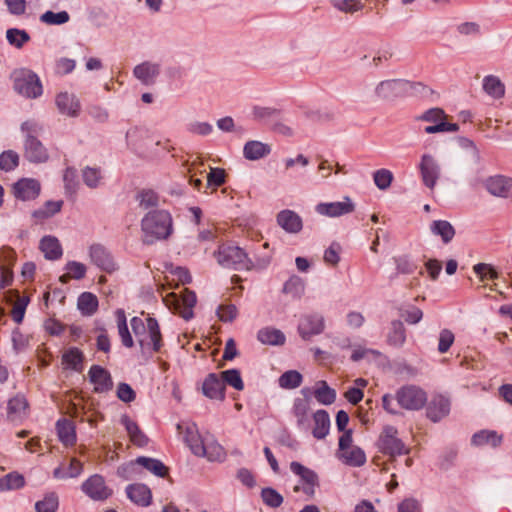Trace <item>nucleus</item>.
<instances>
[{
    "label": "nucleus",
    "mask_w": 512,
    "mask_h": 512,
    "mask_svg": "<svg viewBox=\"0 0 512 512\" xmlns=\"http://www.w3.org/2000/svg\"><path fill=\"white\" fill-rule=\"evenodd\" d=\"M19 164V156L16 152L12 150H7L1 153L0 155V170L3 171H12Z\"/></svg>",
    "instance_id": "864d4df0"
},
{
    "label": "nucleus",
    "mask_w": 512,
    "mask_h": 512,
    "mask_svg": "<svg viewBox=\"0 0 512 512\" xmlns=\"http://www.w3.org/2000/svg\"><path fill=\"white\" fill-rule=\"evenodd\" d=\"M395 398L398 406L408 411L420 410L427 403L426 392L414 385H407L400 388L396 392Z\"/></svg>",
    "instance_id": "6e6552de"
},
{
    "label": "nucleus",
    "mask_w": 512,
    "mask_h": 512,
    "mask_svg": "<svg viewBox=\"0 0 512 512\" xmlns=\"http://www.w3.org/2000/svg\"><path fill=\"white\" fill-rule=\"evenodd\" d=\"M135 464L144 467L158 477H164L168 472V468L161 461L153 458L138 457L134 463H131V467L133 468Z\"/></svg>",
    "instance_id": "a19ab883"
},
{
    "label": "nucleus",
    "mask_w": 512,
    "mask_h": 512,
    "mask_svg": "<svg viewBox=\"0 0 512 512\" xmlns=\"http://www.w3.org/2000/svg\"><path fill=\"white\" fill-rule=\"evenodd\" d=\"M89 378L95 392L103 393L112 388L113 382L110 373L100 366L94 365L90 368Z\"/></svg>",
    "instance_id": "5701e85b"
},
{
    "label": "nucleus",
    "mask_w": 512,
    "mask_h": 512,
    "mask_svg": "<svg viewBox=\"0 0 512 512\" xmlns=\"http://www.w3.org/2000/svg\"><path fill=\"white\" fill-rule=\"evenodd\" d=\"M219 376L224 384L226 383L239 391L243 390L244 384L240 372L237 369L222 371Z\"/></svg>",
    "instance_id": "603ef678"
},
{
    "label": "nucleus",
    "mask_w": 512,
    "mask_h": 512,
    "mask_svg": "<svg viewBox=\"0 0 512 512\" xmlns=\"http://www.w3.org/2000/svg\"><path fill=\"white\" fill-rule=\"evenodd\" d=\"M167 305H174V308L179 314L185 318L189 319L192 317V308L196 304V295L194 292L184 289L180 295L176 293L169 294L165 299Z\"/></svg>",
    "instance_id": "f8f14e48"
},
{
    "label": "nucleus",
    "mask_w": 512,
    "mask_h": 512,
    "mask_svg": "<svg viewBox=\"0 0 512 512\" xmlns=\"http://www.w3.org/2000/svg\"><path fill=\"white\" fill-rule=\"evenodd\" d=\"M40 193V184L35 179L23 178L13 185V194L17 199L29 201Z\"/></svg>",
    "instance_id": "f3484780"
},
{
    "label": "nucleus",
    "mask_w": 512,
    "mask_h": 512,
    "mask_svg": "<svg viewBox=\"0 0 512 512\" xmlns=\"http://www.w3.org/2000/svg\"><path fill=\"white\" fill-rule=\"evenodd\" d=\"M121 424L125 427L130 441L139 447H143L148 443V438L139 428L138 424L129 416L123 415L120 419Z\"/></svg>",
    "instance_id": "bb28decb"
},
{
    "label": "nucleus",
    "mask_w": 512,
    "mask_h": 512,
    "mask_svg": "<svg viewBox=\"0 0 512 512\" xmlns=\"http://www.w3.org/2000/svg\"><path fill=\"white\" fill-rule=\"evenodd\" d=\"M82 491L95 501H102L112 495V490L105 484L102 476L95 474L83 482Z\"/></svg>",
    "instance_id": "4468645a"
},
{
    "label": "nucleus",
    "mask_w": 512,
    "mask_h": 512,
    "mask_svg": "<svg viewBox=\"0 0 512 512\" xmlns=\"http://www.w3.org/2000/svg\"><path fill=\"white\" fill-rule=\"evenodd\" d=\"M278 382L281 388L294 389L300 386L302 375L296 370H289L280 376Z\"/></svg>",
    "instance_id": "8fccbe9b"
},
{
    "label": "nucleus",
    "mask_w": 512,
    "mask_h": 512,
    "mask_svg": "<svg viewBox=\"0 0 512 512\" xmlns=\"http://www.w3.org/2000/svg\"><path fill=\"white\" fill-rule=\"evenodd\" d=\"M84 183L90 188L98 186L101 180V173L99 169L95 167H86L82 173Z\"/></svg>",
    "instance_id": "69168bd1"
},
{
    "label": "nucleus",
    "mask_w": 512,
    "mask_h": 512,
    "mask_svg": "<svg viewBox=\"0 0 512 512\" xmlns=\"http://www.w3.org/2000/svg\"><path fill=\"white\" fill-rule=\"evenodd\" d=\"M134 76L145 85L153 84L160 73V66L154 62H143L133 70Z\"/></svg>",
    "instance_id": "b1692460"
},
{
    "label": "nucleus",
    "mask_w": 512,
    "mask_h": 512,
    "mask_svg": "<svg viewBox=\"0 0 512 512\" xmlns=\"http://www.w3.org/2000/svg\"><path fill=\"white\" fill-rule=\"evenodd\" d=\"M263 502L272 508H277L283 503V497L273 488H264L261 491Z\"/></svg>",
    "instance_id": "6e6d98bb"
},
{
    "label": "nucleus",
    "mask_w": 512,
    "mask_h": 512,
    "mask_svg": "<svg viewBox=\"0 0 512 512\" xmlns=\"http://www.w3.org/2000/svg\"><path fill=\"white\" fill-rule=\"evenodd\" d=\"M411 83L404 79H387L378 82L373 89V97L376 100H392L402 96Z\"/></svg>",
    "instance_id": "9d476101"
},
{
    "label": "nucleus",
    "mask_w": 512,
    "mask_h": 512,
    "mask_svg": "<svg viewBox=\"0 0 512 512\" xmlns=\"http://www.w3.org/2000/svg\"><path fill=\"white\" fill-rule=\"evenodd\" d=\"M58 497L54 493L48 494L43 500L35 504L37 512H55L58 508Z\"/></svg>",
    "instance_id": "bf43d9fd"
},
{
    "label": "nucleus",
    "mask_w": 512,
    "mask_h": 512,
    "mask_svg": "<svg viewBox=\"0 0 512 512\" xmlns=\"http://www.w3.org/2000/svg\"><path fill=\"white\" fill-rule=\"evenodd\" d=\"M185 439L193 454L198 456L205 453L204 445L206 441L201 438L197 431L188 428Z\"/></svg>",
    "instance_id": "de8ad7c7"
},
{
    "label": "nucleus",
    "mask_w": 512,
    "mask_h": 512,
    "mask_svg": "<svg viewBox=\"0 0 512 512\" xmlns=\"http://www.w3.org/2000/svg\"><path fill=\"white\" fill-rule=\"evenodd\" d=\"M39 248L48 260H57L63 254L61 244L54 236H44L40 241Z\"/></svg>",
    "instance_id": "7c9ffc66"
},
{
    "label": "nucleus",
    "mask_w": 512,
    "mask_h": 512,
    "mask_svg": "<svg viewBox=\"0 0 512 512\" xmlns=\"http://www.w3.org/2000/svg\"><path fill=\"white\" fill-rule=\"evenodd\" d=\"M257 338L262 344L266 345H283L286 340L282 331L271 327L261 329Z\"/></svg>",
    "instance_id": "ea45409f"
},
{
    "label": "nucleus",
    "mask_w": 512,
    "mask_h": 512,
    "mask_svg": "<svg viewBox=\"0 0 512 512\" xmlns=\"http://www.w3.org/2000/svg\"><path fill=\"white\" fill-rule=\"evenodd\" d=\"M302 393L305 395V398H298L294 401L293 413L297 418L298 426L306 429L308 425L311 407L307 395L308 390L303 389Z\"/></svg>",
    "instance_id": "a878e982"
},
{
    "label": "nucleus",
    "mask_w": 512,
    "mask_h": 512,
    "mask_svg": "<svg viewBox=\"0 0 512 512\" xmlns=\"http://www.w3.org/2000/svg\"><path fill=\"white\" fill-rule=\"evenodd\" d=\"M314 426L312 434L317 439L325 438L330 429V418L325 410H318L313 414Z\"/></svg>",
    "instance_id": "72a5a7b5"
},
{
    "label": "nucleus",
    "mask_w": 512,
    "mask_h": 512,
    "mask_svg": "<svg viewBox=\"0 0 512 512\" xmlns=\"http://www.w3.org/2000/svg\"><path fill=\"white\" fill-rule=\"evenodd\" d=\"M55 104L58 111L68 117H77L80 112V102L77 97L68 92H60L56 95Z\"/></svg>",
    "instance_id": "a211bd4d"
},
{
    "label": "nucleus",
    "mask_w": 512,
    "mask_h": 512,
    "mask_svg": "<svg viewBox=\"0 0 512 512\" xmlns=\"http://www.w3.org/2000/svg\"><path fill=\"white\" fill-rule=\"evenodd\" d=\"M83 471V464L76 458H71L69 464L66 466L62 464L57 467L53 475L57 479L75 478Z\"/></svg>",
    "instance_id": "e433bc0d"
},
{
    "label": "nucleus",
    "mask_w": 512,
    "mask_h": 512,
    "mask_svg": "<svg viewBox=\"0 0 512 512\" xmlns=\"http://www.w3.org/2000/svg\"><path fill=\"white\" fill-rule=\"evenodd\" d=\"M278 110L272 107L254 106L252 109V117L257 121H268L278 115Z\"/></svg>",
    "instance_id": "680f3d73"
},
{
    "label": "nucleus",
    "mask_w": 512,
    "mask_h": 512,
    "mask_svg": "<svg viewBox=\"0 0 512 512\" xmlns=\"http://www.w3.org/2000/svg\"><path fill=\"white\" fill-rule=\"evenodd\" d=\"M63 206V201H47L43 205V207L33 211L32 217L35 219L42 221L45 219H48L52 216H54L56 213H58Z\"/></svg>",
    "instance_id": "c03bdc74"
},
{
    "label": "nucleus",
    "mask_w": 512,
    "mask_h": 512,
    "mask_svg": "<svg viewBox=\"0 0 512 512\" xmlns=\"http://www.w3.org/2000/svg\"><path fill=\"white\" fill-rule=\"evenodd\" d=\"M450 412V400L443 395H436L427 406V417L433 422H438Z\"/></svg>",
    "instance_id": "aec40b11"
},
{
    "label": "nucleus",
    "mask_w": 512,
    "mask_h": 512,
    "mask_svg": "<svg viewBox=\"0 0 512 512\" xmlns=\"http://www.w3.org/2000/svg\"><path fill=\"white\" fill-rule=\"evenodd\" d=\"M130 324L143 352H157L161 348V333L156 319L148 317L145 324L141 318L133 317Z\"/></svg>",
    "instance_id": "f03ea898"
},
{
    "label": "nucleus",
    "mask_w": 512,
    "mask_h": 512,
    "mask_svg": "<svg viewBox=\"0 0 512 512\" xmlns=\"http://www.w3.org/2000/svg\"><path fill=\"white\" fill-rule=\"evenodd\" d=\"M203 394L213 400H223L225 398V385L219 375L209 374L202 385Z\"/></svg>",
    "instance_id": "412c9836"
},
{
    "label": "nucleus",
    "mask_w": 512,
    "mask_h": 512,
    "mask_svg": "<svg viewBox=\"0 0 512 512\" xmlns=\"http://www.w3.org/2000/svg\"><path fill=\"white\" fill-rule=\"evenodd\" d=\"M373 180L380 190H387L393 181V174L390 170L382 168L374 172Z\"/></svg>",
    "instance_id": "5fc2aeb1"
},
{
    "label": "nucleus",
    "mask_w": 512,
    "mask_h": 512,
    "mask_svg": "<svg viewBox=\"0 0 512 512\" xmlns=\"http://www.w3.org/2000/svg\"><path fill=\"white\" fill-rule=\"evenodd\" d=\"M56 430L59 440L64 445H73L76 441L75 427L67 419H60L56 423Z\"/></svg>",
    "instance_id": "c9c22d12"
},
{
    "label": "nucleus",
    "mask_w": 512,
    "mask_h": 512,
    "mask_svg": "<svg viewBox=\"0 0 512 512\" xmlns=\"http://www.w3.org/2000/svg\"><path fill=\"white\" fill-rule=\"evenodd\" d=\"M41 21L49 25H61L69 21V14L66 11H47L40 17Z\"/></svg>",
    "instance_id": "13d9d810"
},
{
    "label": "nucleus",
    "mask_w": 512,
    "mask_h": 512,
    "mask_svg": "<svg viewBox=\"0 0 512 512\" xmlns=\"http://www.w3.org/2000/svg\"><path fill=\"white\" fill-rule=\"evenodd\" d=\"M219 265L235 270L250 269V261L246 253L237 246L221 245L215 253Z\"/></svg>",
    "instance_id": "0eeeda50"
},
{
    "label": "nucleus",
    "mask_w": 512,
    "mask_h": 512,
    "mask_svg": "<svg viewBox=\"0 0 512 512\" xmlns=\"http://www.w3.org/2000/svg\"><path fill=\"white\" fill-rule=\"evenodd\" d=\"M377 447L383 454L395 458L409 453V449L398 437V430L395 426L385 425L378 437Z\"/></svg>",
    "instance_id": "20e7f679"
},
{
    "label": "nucleus",
    "mask_w": 512,
    "mask_h": 512,
    "mask_svg": "<svg viewBox=\"0 0 512 512\" xmlns=\"http://www.w3.org/2000/svg\"><path fill=\"white\" fill-rule=\"evenodd\" d=\"M238 311L233 304H223L217 309V316L223 322H232L237 317Z\"/></svg>",
    "instance_id": "338daca9"
},
{
    "label": "nucleus",
    "mask_w": 512,
    "mask_h": 512,
    "mask_svg": "<svg viewBox=\"0 0 512 512\" xmlns=\"http://www.w3.org/2000/svg\"><path fill=\"white\" fill-rule=\"evenodd\" d=\"M128 498L140 506H148L152 495L150 489L144 484H132L126 489Z\"/></svg>",
    "instance_id": "c85d7f7f"
},
{
    "label": "nucleus",
    "mask_w": 512,
    "mask_h": 512,
    "mask_svg": "<svg viewBox=\"0 0 512 512\" xmlns=\"http://www.w3.org/2000/svg\"><path fill=\"white\" fill-rule=\"evenodd\" d=\"M141 227L143 241L147 244H153L158 240L167 239L172 234V217L165 210H154L144 216Z\"/></svg>",
    "instance_id": "f257e3e1"
},
{
    "label": "nucleus",
    "mask_w": 512,
    "mask_h": 512,
    "mask_svg": "<svg viewBox=\"0 0 512 512\" xmlns=\"http://www.w3.org/2000/svg\"><path fill=\"white\" fill-rule=\"evenodd\" d=\"M355 203L349 196H344L340 201L320 202L315 206L318 215L328 218H338L355 211Z\"/></svg>",
    "instance_id": "9b49d317"
},
{
    "label": "nucleus",
    "mask_w": 512,
    "mask_h": 512,
    "mask_svg": "<svg viewBox=\"0 0 512 512\" xmlns=\"http://www.w3.org/2000/svg\"><path fill=\"white\" fill-rule=\"evenodd\" d=\"M6 37L8 42L11 45L16 46L17 48H20L23 46L24 43H26L30 37L28 33L24 30H19L16 28L8 29L6 32Z\"/></svg>",
    "instance_id": "4d7b16f0"
},
{
    "label": "nucleus",
    "mask_w": 512,
    "mask_h": 512,
    "mask_svg": "<svg viewBox=\"0 0 512 512\" xmlns=\"http://www.w3.org/2000/svg\"><path fill=\"white\" fill-rule=\"evenodd\" d=\"M277 224L287 233L296 234L302 230V218L293 210L285 209L277 214Z\"/></svg>",
    "instance_id": "4be33fe9"
},
{
    "label": "nucleus",
    "mask_w": 512,
    "mask_h": 512,
    "mask_svg": "<svg viewBox=\"0 0 512 512\" xmlns=\"http://www.w3.org/2000/svg\"><path fill=\"white\" fill-rule=\"evenodd\" d=\"M447 118L448 115L443 109L435 107L423 112L417 119L429 123L424 128V132L427 134L458 131V124L447 122Z\"/></svg>",
    "instance_id": "423d86ee"
},
{
    "label": "nucleus",
    "mask_w": 512,
    "mask_h": 512,
    "mask_svg": "<svg viewBox=\"0 0 512 512\" xmlns=\"http://www.w3.org/2000/svg\"><path fill=\"white\" fill-rule=\"evenodd\" d=\"M484 92L494 99H501L505 95V85L499 77L487 75L482 80Z\"/></svg>",
    "instance_id": "2f4dec72"
},
{
    "label": "nucleus",
    "mask_w": 512,
    "mask_h": 512,
    "mask_svg": "<svg viewBox=\"0 0 512 512\" xmlns=\"http://www.w3.org/2000/svg\"><path fill=\"white\" fill-rule=\"evenodd\" d=\"M90 257L95 265L107 272H112L116 268L115 262L110 253L100 245L91 246Z\"/></svg>",
    "instance_id": "393cba45"
},
{
    "label": "nucleus",
    "mask_w": 512,
    "mask_h": 512,
    "mask_svg": "<svg viewBox=\"0 0 512 512\" xmlns=\"http://www.w3.org/2000/svg\"><path fill=\"white\" fill-rule=\"evenodd\" d=\"M28 411V403L23 396H15L11 398L7 406L8 418L11 421L21 420L26 417Z\"/></svg>",
    "instance_id": "473e14b6"
},
{
    "label": "nucleus",
    "mask_w": 512,
    "mask_h": 512,
    "mask_svg": "<svg viewBox=\"0 0 512 512\" xmlns=\"http://www.w3.org/2000/svg\"><path fill=\"white\" fill-rule=\"evenodd\" d=\"M502 442V436L499 435L496 431L492 430H482L475 433L472 437V443L475 446H485L489 445L491 447H497Z\"/></svg>",
    "instance_id": "4c0bfd02"
},
{
    "label": "nucleus",
    "mask_w": 512,
    "mask_h": 512,
    "mask_svg": "<svg viewBox=\"0 0 512 512\" xmlns=\"http://www.w3.org/2000/svg\"><path fill=\"white\" fill-rule=\"evenodd\" d=\"M336 457L343 464L351 467H361L366 463V454L354 443L352 430L344 431L339 437Z\"/></svg>",
    "instance_id": "7ed1b4c3"
},
{
    "label": "nucleus",
    "mask_w": 512,
    "mask_h": 512,
    "mask_svg": "<svg viewBox=\"0 0 512 512\" xmlns=\"http://www.w3.org/2000/svg\"><path fill=\"white\" fill-rule=\"evenodd\" d=\"M485 187L494 196L503 198L512 196V178L501 175L492 176L485 181Z\"/></svg>",
    "instance_id": "6ab92c4d"
},
{
    "label": "nucleus",
    "mask_w": 512,
    "mask_h": 512,
    "mask_svg": "<svg viewBox=\"0 0 512 512\" xmlns=\"http://www.w3.org/2000/svg\"><path fill=\"white\" fill-rule=\"evenodd\" d=\"M400 317L403 318L408 324H417L423 317L421 309L411 306L407 308H400Z\"/></svg>",
    "instance_id": "e2e57ef3"
},
{
    "label": "nucleus",
    "mask_w": 512,
    "mask_h": 512,
    "mask_svg": "<svg viewBox=\"0 0 512 512\" xmlns=\"http://www.w3.org/2000/svg\"><path fill=\"white\" fill-rule=\"evenodd\" d=\"M13 86L17 93L27 98H37L42 94L38 76L30 70L18 69L12 73Z\"/></svg>",
    "instance_id": "39448f33"
},
{
    "label": "nucleus",
    "mask_w": 512,
    "mask_h": 512,
    "mask_svg": "<svg viewBox=\"0 0 512 512\" xmlns=\"http://www.w3.org/2000/svg\"><path fill=\"white\" fill-rule=\"evenodd\" d=\"M388 345L401 348L406 342V329L400 320H393L386 334Z\"/></svg>",
    "instance_id": "cd10ccee"
},
{
    "label": "nucleus",
    "mask_w": 512,
    "mask_h": 512,
    "mask_svg": "<svg viewBox=\"0 0 512 512\" xmlns=\"http://www.w3.org/2000/svg\"><path fill=\"white\" fill-rule=\"evenodd\" d=\"M62 366L64 369L81 371L83 368V354L75 347L69 348L62 355Z\"/></svg>",
    "instance_id": "f704fd0d"
},
{
    "label": "nucleus",
    "mask_w": 512,
    "mask_h": 512,
    "mask_svg": "<svg viewBox=\"0 0 512 512\" xmlns=\"http://www.w3.org/2000/svg\"><path fill=\"white\" fill-rule=\"evenodd\" d=\"M271 147L267 143L252 140L248 141L243 147V155L246 159L255 161L269 155Z\"/></svg>",
    "instance_id": "c756f323"
},
{
    "label": "nucleus",
    "mask_w": 512,
    "mask_h": 512,
    "mask_svg": "<svg viewBox=\"0 0 512 512\" xmlns=\"http://www.w3.org/2000/svg\"><path fill=\"white\" fill-rule=\"evenodd\" d=\"M117 328L121 338L122 344L125 347L131 348L133 346V339L128 330L125 312L121 309L116 311Z\"/></svg>",
    "instance_id": "a18cd8bd"
},
{
    "label": "nucleus",
    "mask_w": 512,
    "mask_h": 512,
    "mask_svg": "<svg viewBox=\"0 0 512 512\" xmlns=\"http://www.w3.org/2000/svg\"><path fill=\"white\" fill-rule=\"evenodd\" d=\"M24 486V478L18 473H9L0 478V491H10Z\"/></svg>",
    "instance_id": "09e8293b"
},
{
    "label": "nucleus",
    "mask_w": 512,
    "mask_h": 512,
    "mask_svg": "<svg viewBox=\"0 0 512 512\" xmlns=\"http://www.w3.org/2000/svg\"><path fill=\"white\" fill-rule=\"evenodd\" d=\"M290 469L294 474L298 475L303 482L302 487L296 485L294 487V491L298 492L302 490L307 496L313 497L315 494V487L318 485L317 474L295 461L290 464Z\"/></svg>",
    "instance_id": "ddd939ff"
},
{
    "label": "nucleus",
    "mask_w": 512,
    "mask_h": 512,
    "mask_svg": "<svg viewBox=\"0 0 512 512\" xmlns=\"http://www.w3.org/2000/svg\"><path fill=\"white\" fill-rule=\"evenodd\" d=\"M325 324L324 319L320 315H307L301 318L298 325V332L300 336L307 340L314 335L322 333Z\"/></svg>",
    "instance_id": "dca6fc26"
},
{
    "label": "nucleus",
    "mask_w": 512,
    "mask_h": 512,
    "mask_svg": "<svg viewBox=\"0 0 512 512\" xmlns=\"http://www.w3.org/2000/svg\"><path fill=\"white\" fill-rule=\"evenodd\" d=\"M314 396L317 401L323 405H330L336 399V392L330 388L325 381H319L314 390Z\"/></svg>",
    "instance_id": "37998d69"
},
{
    "label": "nucleus",
    "mask_w": 512,
    "mask_h": 512,
    "mask_svg": "<svg viewBox=\"0 0 512 512\" xmlns=\"http://www.w3.org/2000/svg\"><path fill=\"white\" fill-rule=\"evenodd\" d=\"M455 336L451 330L443 329L439 333L438 338V352L446 353L454 343Z\"/></svg>",
    "instance_id": "0e129e2a"
},
{
    "label": "nucleus",
    "mask_w": 512,
    "mask_h": 512,
    "mask_svg": "<svg viewBox=\"0 0 512 512\" xmlns=\"http://www.w3.org/2000/svg\"><path fill=\"white\" fill-rule=\"evenodd\" d=\"M333 6L345 13H354L362 10L363 4L359 0H332Z\"/></svg>",
    "instance_id": "052dcab7"
},
{
    "label": "nucleus",
    "mask_w": 512,
    "mask_h": 512,
    "mask_svg": "<svg viewBox=\"0 0 512 512\" xmlns=\"http://www.w3.org/2000/svg\"><path fill=\"white\" fill-rule=\"evenodd\" d=\"M21 129L27 134L25 140V157L31 162H43L47 159L46 149L42 143L33 136L37 130V124L32 121H26L22 124Z\"/></svg>",
    "instance_id": "1a4fd4ad"
},
{
    "label": "nucleus",
    "mask_w": 512,
    "mask_h": 512,
    "mask_svg": "<svg viewBox=\"0 0 512 512\" xmlns=\"http://www.w3.org/2000/svg\"><path fill=\"white\" fill-rule=\"evenodd\" d=\"M77 307L83 315L91 316L97 311L98 299L94 294L84 292L78 297Z\"/></svg>",
    "instance_id": "79ce46f5"
},
{
    "label": "nucleus",
    "mask_w": 512,
    "mask_h": 512,
    "mask_svg": "<svg viewBox=\"0 0 512 512\" xmlns=\"http://www.w3.org/2000/svg\"><path fill=\"white\" fill-rule=\"evenodd\" d=\"M205 453L198 456L206 457L209 461H221L225 457L222 446L214 441L206 442L204 445Z\"/></svg>",
    "instance_id": "3c124183"
},
{
    "label": "nucleus",
    "mask_w": 512,
    "mask_h": 512,
    "mask_svg": "<svg viewBox=\"0 0 512 512\" xmlns=\"http://www.w3.org/2000/svg\"><path fill=\"white\" fill-rule=\"evenodd\" d=\"M433 235L441 237L443 243H449L455 236V229L452 224L446 220H436L430 225Z\"/></svg>",
    "instance_id": "58836bf2"
},
{
    "label": "nucleus",
    "mask_w": 512,
    "mask_h": 512,
    "mask_svg": "<svg viewBox=\"0 0 512 512\" xmlns=\"http://www.w3.org/2000/svg\"><path fill=\"white\" fill-rule=\"evenodd\" d=\"M283 292L292 298L299 299L305 292V282L298 276H292L284 284Z\"/></svg>",
    "instance_id": "49530a36"
},
{
    "label": "nucleus",
    "mask_w": 512,
    "mask_h": 512,
    "mask_svg": "<svg viewBox=\"0 0 512 512\" xmlns=\"http://www.w3.org/2000/svg\"><path fill=\"white\" fill-rule=\"evenodd\" d=\"M422 181L429 189H434L440 176V167L430 154H423L419 163Z\"/></svg>",
    "instance_id": "2eb2a0df"
},
{
    "label": "nucleus",
    "mask_w": 512,
    "mask_h": 512,
    "mask_svg": "<svg viewBox=\"0 0 512 512\" xmlns=\"http://www.w3.org/2000/svg\"><path fill=\"white\" fill-rule=\"evenodd\" d=\"M65 270L68 272V276H70L72 279L80 280L84 278L86 274V266L77 261H69L65 265Z\"/></svg>",
    "instance_id": "774afa93"
}]
</instances>
